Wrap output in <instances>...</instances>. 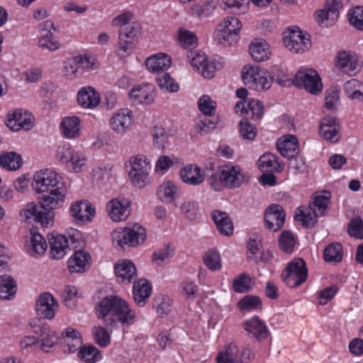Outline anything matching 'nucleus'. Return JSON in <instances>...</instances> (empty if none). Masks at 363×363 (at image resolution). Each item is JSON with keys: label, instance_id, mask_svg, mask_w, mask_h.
Wrapping results in <instances>:
<instances>
[{"label": "nucleus", "instance_id": "nucleus-1", "mask_svg": "<svg viewBox=\"0 0 363 363\" xmlns=\"http://www.w3.org/2000/svg\"><path fill=\"white\" fill-rule=\"evenodd\" d=\"M60 177L50 169H40L35 172L32 183L34 190L43 194L40 204L28 203L21 212L26 220L33 219L42 227L52 225L55 213L53 209L62 205L65 201L66 188L60 182Z\"/></svg>", "mask_w": 363, "mask_h": 363}, {"label": "nucleus", "instance_id": "nucleus-2", "mask_svg": "<svg viewBox=\"0 0 363 363\" xmlns=\"http://www.w3.org/2000/svg\"><path fill=\"white\" fill-rule=\"evenodd\" d=\"M96 316L107 328L130 325L135 323L136 314L126 301L116 295L106 296L95 306Z\"/></svg>", "mask_w": 363, "mask_h": 363}, {"label": "nucleus", "instance_id": "nucleus-3", "mask_svg": "<svg viewBox=\"0 0 363 363\" xmlns=\"http://www.w3.org/2000/svg\"><path fill=\"white\" fill-rule=\"evenodd\" d=\"M81 238V233L77 230H72L71 233H68V235L52 234L48 238L50 257L53 259L63 258L68 250L79 246Z\"/></svg>", "mask_w": 363, "mask_h": 363}, {"label": "nucleus", "instance_id": "nucleus-4", "mask_svg": "<svg viewBox=\"0 0 363 363\" xmlns=\"http://www.w3.org/2000/svg\"><path fill=\"white\" fill-rule=\"evenodd\" d=\"M130 169L128 172L131 184L139 189H143L150 182V173L151 164L144 155L132 156L129 159Z\"/></svg>", "mask_w": 363, "mask_h": 363}, {"label": "nucleus", "instance_id": "nucleus-5", "mask_svg": "<svg viewBox=\"0 0 363 363\" xmlns=\"http://www.w3.org/2000/svg\"><path fill=\"white\" fill-rule=\"evenodd\" d=\"M242 77L245 85L257 91L268 89L272 84L269 73L259 66L244 67Z\"/></svg>", "mask_w": 363, "mask_h": 363}, {"label": "nucleus", "instance_id": "nucleus-6", "mask_svg": "<svg viewBox=\"0 0 363 363\" xmlns=\"http://www.w3.org/2000/svg\"><path fill=\"white\" fill-rule=\"evenodd\" d=\"M146 237L145 228L138 223L130 225L122 230L115 231L113 233V242L121 247L125 245L136 247L143 243Z\"/></svg>", "mask_w": 363, "mask_h": 363}, {"label": "nucleus", "instance_id": "nucleus-7", "mask_svg": "<svg viewBox=\"0 0 363 363\" xmlns=\"http://www.w3.org/2000/svg\"><path fill=\"white\" fill-rule=\"evenodd\" d=\"M140 28V24L137 22H132L120 28L117 49L119 56L124 57L133 52Z\"/></svg>", "mask_w": 363, "mask_h": 363}, {"label": "nucleus", "instance_id": "nucleus-8", "mask_svg": "<svg viewBox=\"0 0 363 363\" xmlns=\"http://www.w3.org/2000/svg\"><path fill=\"white\" fill-rule=\"evenodd\" d=\"M308 269L306 262L301 258H296L288 263L281 274L283 281L288 286L296 288L306 281Z\"/></svg>", "mask_w": 363, "mask_h": 363}, {"label": "nucleus", "instance_id": "nucleus-9", "mask_svg": "<svg viewBox=\"0 0 363 363\" xmlns=\"http://www.w3.org/2000/svg\"><path fill=\"white\" fill-rule=\"evenodd\" d=\"M241 28L242 23L238 18L228 16L218 25L215 32L216 40L219 44L230 45L236 40Z\"/></svg>", "mask_w": 363, "mask_h": 363}, {"label": "nucleus", "instance_id": "nucleus-10", "mask_svg": "<svg viewBox=\"0 0 363 363\" xmlns=\"http://www.w3.org/2000/svg\"><path fill=\"white\" fill-rule=\"evenodd\" d=\"M283 43L287 49L294 53H302L311 45L309 35L304 34L298 27L289 28L284 32Z\"/></svg>", "mask_w": 363, "mask_h": 363}, {"label": "nucleus", "instance_id": "nucleus-11", "mask_svg": "<svg viewBox=\"0 0 363 363\" xmlns=\"http://www.w3.org/2000/svg\"><path fill=\"white\" fill-rule=\"evenodd\" d=\"M57 157L62 162L69 164L74 172H81L87 162V158L83 152L65 145L57 148Z\"/></svg>", "mask_w": 363, "mask_h": 363}, {"label": "nucleus", "instance_id": "nucleus-12", "mask_svg": "<svg viewBox=\"0 0 363 363\" xmlns=\"http://www.w3.org/2000/svg\"><path fill=\"white\" fill-rule=\"evenodd\" d=\"M294 82L297 87L304 88L313 94H319L323 89L320 76L315 70L312 69L298 71L295 75Z\"/></svg>", "mask_w": 363, "mask_h": 363}, {"label": "nucleus", "instance_id": "nucleus-13", "mask_svg": "<svg viewBox=\"0 0 363 363\" xmlns=\"http://www.w3.org/2000/svg\"><path fill=\"white\" fill-rule=\"evenodd\" d=\"M252 352L248 347L240 350L238 345L230 343L218 353L217 363H249Z\"/></svg>", "mask_w": 363, "mask_h": 363}, {"label": "nucleus", "instance_id": "nucleus-14", "mask_svg": "<svg viewBox=\"0 0 363 363\" xmlns=\"http://www.w3.org/2000/svg\"><path fill=\"white\" fill-rule=\"evenodd\" d=\"M187 57L192 67H195L204 78L213 77L216 70V64L213 62H209L204 53L189 50L187 52Z\"/></svg>", "mask_w": 363, "mask_h": 363}, {"label": "nucleus", "instance_id": "nucleus-15", "mask_svg": "<svg viewBox=\"0 0 363 363\" xmlns=\"http://www.w3.org/2000/svg\"><path fill=\"white\" fill-rule=\"evenodd\" d=\"M130 201L125 198L111 200L106 204L108 216L114 222L126 220L130 214Z\"/></svg>", "mask_w": 363, "mask_h": 363}, {"label": "nucleus", "instance_id": "nucleus-16", "mask_svg": "<svg viewBox=\"0 0 363 363\" xmlns=\"http://www.w3.org/2000/svg\"><path fill=\"white\" fill-rule=\"evenodd\" d=\"M6 125L13 131L30 130L33 124V116L21 109L11 111L7 114Z\"/></svg>", "mask_w": 363, "mask_h": 363}, {"label": "nucleus", "instance_id": "nucleus-17", "mask_svg": "<svg viewBox=\"0 0 363 363\" xmlns=\"http://www.w3.org/2000/svg\"><path fill=\"white\" fill-rule=\"evenodd\" d=\"M52 30H55L54 23L46 21L40 25V35L38 45L43 50L54 52L61 47L60 43L53 37Z\"/></svg>", "mask_w": 363, "mask_h": 363}, {"label": "nucleus", "instance_id": "nucleus-18", "mask_svg": "<svg viewBox=\"0 0 363 363\" xmlns=\"http://www.w3.org/2000/svg\"><path fill=\"white\" fill-rule=\"evenodd\" d=\"M218 172L224 185L230 189L239 187L245 181V177L238 165L225 164L220 167Z\"/></svg>", "mask_w": 363, "mask_h": 363}, {"label": "nucleus", "instance_id": "nucleus-19", "mask_svg": "<svg viewBox=\"0 0 363 363\" xmlns=\"http://www.w3.org/2000/svg\"><path fill=\"white\" fill-rule=\"evenodd\" d=\"M133 121L132 111L128 108L114 112L109 120L111 129L116 134L123 135L130 127Z\"/></svg>", "mask_w": 363, "mask_h": 363}, {"label": "nucleus", "instance_id": "nucleus-20", "mask_svg": "<svg viewBox=\"0 0 363 363\" xmlns=\"http://www.w3.org/2000/svg\"><path fill=\"white\" fill-rule=\"evenodd\" d=\"M59 305L57 300L50 293H43L38 298L35 303L37 313L42 318L51 320L57 311Z\"/></svg>", "mask_w": 363, "mask_h": 363}, {"label": "nucleus", "instance_id": "nucleus-21", "mask_svg": "<svg viewBox=\"0 0 363 363\" xmlns=\"http://www.w3.org/2000/svg\"><path fill=\"white\" fill-rule=\"evenodd\" d=\"M69 213L76 223L89 222L95 214V209L86 200L77 201L69 208Z\"/></svg>", "mask_w": 363, "mask_h": 363}, {"label": "nucleus", "instance_id": "nucleus-22", "mask_svg": "<svg viewBox=\"0 0 363 363\" xmlns=\"http://www.w3.org/2000/svg\"><path fill=\"white\" fill-rule=\"evenodd\" d=\"M285 218L286 213L280 205H270L267 208L264 215L266 228L274 232L279 230L283 227Z\"/></svg>", "mask_w": 363, "mask_h": 363}, {"label": "nucleus", "instance_id": "nucleus-23", "mask_svg": "<svg viewBox=\"0 0 363 363\" xmlns=\"http://www.w3.org/2000/svg\"><path fill=\"white\" fill-rule=\"evenodd\" d=\"M335 66L348 75H354L359 69L356 55L350 51L339 52L336 56Z\"/></svg>", "mask_w": 363, "mask_h": 363}, {"label": "nucleus", "instance_id": "nucleus-24", "mask_svg": "<svg viewBox=\"0 0 363 363\" xmlns=\"http://www.w3.org/2000/svg\"><path fill=\"white\" fill-rule=\"evenodd\" d=\"M243 328L249 336L259 342L267 339L269 335L267 325L257 316L245 320L243 323Z\"/></svg>", "mask_w": 363, "mask_h": 363}, {"label": "nucleus", "instance_id": "nucleus-25", "mask_svg": "<svg viewBox=\"0 0 363 363\" xmlns=\"http://www.w3.org/2000/svg\"><path fill=\"white\" fill-rule=\"evenodd\" d=\"M91 256L84 250H77L67 261V266L70 272L82 273L86 271L91 265Z\"/></svg>", "mask_w": 363, "mask_h": 363}, {"label": "nucleus", "instance_id": "nucleus-26", "mask_svg": "<svg viewBox=\"0 0 363 363\" xmlns=\"http://www.w3.org/2000/svg\"><path fill=\"white\" fill-rule=\"evenodd\" d=\"M277 148L284 157L294 156L299 150L298 140L294 135H284L277 140Z\"/></svg>", "mask_w": 363, "mask_h": 363}, {"label": "nucleus", "instance_id": "nucleus-27", "mask_svg": "<svg viewBox=\"0 0 363 363\" xmlns=\"http://www.w3.org/2000/svg\"><path fill=\"white\" fill-rule=\"evenodd\" d=\"M101 101L99 94L91 86L81 88L77 93L78 104L84 108H94Z\"/></svg>", "mask_w": 363, "mask_h": 363}, {"label": "nucleus", "instance_id": "nucleus-28", "mask_svg": "<svg viewBox=\"0 0 363 363\" xmlns=\"http://www.w3.org/2000/svg\"><path fill=\"white\" fill-rule=\"evenodd\" d=\"M82 128L80 119L74 116L64 118L60 123L61 133L63 137L74 139L80 135Z\"/></svg>", "mask_w": 363, "mask_h": 363}, {"label": "nucleus", "instance_id": "nucleus-29", "mask_svg": "<svg viewBox=\"0 0 363 363\" xmlns=\"http://www.w3.org/2000/svg\"><path fill=\"white\" fill-rule=\"evenodd\" d=\"M342 0H326L324 9L315 14V19L321 23L324 20L334 21L338 18L339 10L342 8Z\"/></svg>", "mask_w": 363, "mask_h": 363}, {"label": "nucleus", "instance_id": "nucleus-30", "mask_svg": "<svg viewBox=\"0 0 363 363\" xmlns=\"http://www.w3.org/2000/svg\"><path fill=\"white\" fill-rule=\"evenodd\" d=\"M339 130V124L335 118L327 116L321 120L320 134L326 140L336 142L338 140Z\"/></svg>", "mask_w": 363, "mask_h": 363}, {"label": "nucleus", "instance_id": "nucleus-31", "mask_svg": "<svg viewBox=\"0 0 363 363\" xmlns=\"http://www.w3.org/2000/svg\"><path fill=\"white\" fill-rule=\"evenodd\" d=\"M179 174L182 182L189 185L197 186L204 181V175L197 165L188 164L184 167Z\"/></svg>", "mask_w": 363, "mask_h": 363}, {"label": "nucleus", "instance_id": "nucleus-32", "mask_svg": "<svg viewBox=\"0 0 363 363\" xmlns=\"http://www.w3.org/2000/svg\"><path fill=\"white\" fill-rule=\"evenodd\" d=\"M129 96L135 102L150 104L154 100V86L151 84H143L133 88Z\"/></svg>", "mask_w": 363, "mask_h": 363}, {"label": "nucleus", "instance_id": "nucleus-33", "mask_svg": "<svg viewBox=\"0 0 363 363\" xmlns=\"http://www.w3.org/2000/svg\"><path fill=\"white\" fill-rule=\"evenodd\" d=\"M171 57L164 53L160 52L147 58L145 66L152 72H157L168 69L171 67Z\"/></svg>", "mask_w": 363, "mask_h": 363}, {"label": "nucleus", "instance_id": "nucleus-34", "mask_svg": "<svg viewBox=\"0 0 363 363\" xmlns=\"http://www.w3.org/2000/svg\"><path fill=\"white\" fill-rule=\"evenodd\" d=\"M211 217L219 233L225 236H230L233 233V224L226 212L222 211H213Z\"/></svg>", "mask_w": 363, "mask_h": 363}, {"label": "nucleus", "instance_id": "nucleus-35", "mask_svg": "<svg viewBox=\"0 0 363 363\" xmlns=\"http://www.w3.org/2000/svg\"><path fill=\"white\" fill-rule=\"evenodd\" d=\"M115 274L119 281L130 283L136 277V268L130 260H123L115 265Z\"/></svg>", "mask_w": 363, "mask_h": 363}, {"label": "nucleus", "instance_id": "nucleus-36", "mask_svg": "<svg viewBox=\"0 0 363 363\" xmlns=\"http://www.w3.org/2000/svg\"><path fill=\"white\" fill-rule=\"evenodd\" d=\"M47 247L46 240L41 234L30 233V238L26 243V250L30 255L33 257L41 255L44 254Z\"/></svg>", "mask_w": 363, "mask_h": 363}, {"label": "nucleus", "instance_id": "nucleus-37", "mask_svg": "<svg viewBox=\"0 0 363 363\" xmlns=\"http://www.w3.org/2000/svg\"><path fill=\"white\" fill-rule=\"evenodd\" d=\"M252 58L257 62H263L269 59L271 56L270 46L262 39L255 40L249 48Z\"/></svg>", "mask_w": 363, "mask_h": 363}, {"label": "nucleus", "instance_id": "nucleus-38", "mask_svg": "<svg viewBox=\"0 0 363 363\" xmlns=\"http://www.w3.org/2000/svg\"><path fill=\"white\" fill-rule=\"evenodd\" d=\"M259 169L265 172H281L284 169V164L277 160V157L272 153L263 154L257 162Z\"/></svg>", "mask_w": 363, "mask_h": 363}, {"label": "nucleus", "instance_id": "nucleus-39", "mask_svg": "<svg viewBox=\"0 0 363 363\" xmlns=\"http://www.w3.org/2000/svg\"><path fill=\"white\" fill-rule=\"evenodd\" d=\"M151 286L146 279H139L134 284L133 294L134 301L139 306H143L151 293Z\"/></svg>", "mask_w": 363, "mask_h": 363}, {"label": "nucleus", "instance_id": "nucleus-40", "mask_svg": "<svg viewBox=\"0 0 363 363\" xmlns=\"http://www.w3.org/2000/svg\"><path fill=\"white\" fill-rule=\"evenodd\" d=\"M17 291V286L14 279L9 275L4 274L0 277V298L10 300L13 298Z\"/></svg>", "mask_w": 363, "mask_h": 363}, {"label": "nucleus", "instance_id": "nucleus-41", "mask_svg": "<svg viewBox=\"0 0 363 363\" xmlns=\"http://www.w3.org/2000/svg\"><path fill=\"white\" fill-rule=\"evenodd\" d=\"M23 160L21 155L15 152H4L0 155V165L8 171H16L21 167Z\"/></svg>", "mask_w": 363, "mask_h": 363}, {"label": "nucleus", "instance_id": "nucleus-42", "mask_svg": "<svg viewBox=\"0 0 363 363\" xmlns=\"http://www.w3.org/2000/svg\"><path fill=\"white\" fill-rule=\"evenodd\" d=\"M331 194L330 191H323L315 196L313 204L310 208L313 210L315 216H322L328 208Z\"/></svg>", "mask_w": 363, "mask_h": 363}, {"label": "nucleus", "instance_id": "nucleus-43", "mask_svg": "<svg viewBox=\"0 0 363 363\" xmlns=\"http://www.w3.org/2000/svg\"><path fill=\"white\" fill-rule=\"evenodd\" d=\"M342 246L339 242H333L328 245L323 252L324 260L328 263H339L342 261Z\"/></svg>", "mask_w": 363, "mask_h": 363}, {"label": "nucleus", "instance_id": "nucleus-44", "mask_svg": "<svg viewBox=\"0 0 363 363\" xmlns=\"http://www.w3.org/2000/svg\"><path fill=\"white\" fill-rule=\"evenodd\" d=\"M40 348L45 352L50 351L58 342V336L54 330L48 328L41 329Z\"/></svg>", "mask_w": 363, "mask_h": 363}, {"label": "nucleus", "instance_id": "nucleus-45", "mask_svg": "<svg viewBox=\"0 0 363 363\" xmlns=\"http://www.w3.org/2000/svg\"><path fill=\"white\" fill-rule=\"evenodd\" d=\"M177 189V186L174 182L166 181L158 187L157 193L164 201L172 203L174 201Z\"/></svg>", "mask_w": 363, "mask_h": 363}, {"label": "nucleus", "instance_id": "nucleus-46", "mask_svg": "<svg viewBox=\"0 0 363 363\" xmlns=\"http://www.w3.org/2000/svg\"><path fill=\"white\" fill-rule=\"evenodd\" d=\"M237 306L240 311L250 312L260 310L262 308V301L258 296L247 295L242 298Z\"/></svg>", "mask_w": 363, "mask_h": 363}, {"label": "nucleus", "instance_id": "nucleus-47", "mask_svg": "<svg viewBox=\"0 0 363 363\" xmlns=\"http://www.w3.org/2000/svg\"><path fill=\"white\" fill-rule=\"evenodd\" d=\"M344 91L350 99H363V84L357 79L347 81L344 85Z\"/></svg>", "mask_w": 363, "mask_h": 363}, {"label": "nucleus", "instance_id": "nucleus-48", "mask_svg": "<svg viewBox=\"0 0 363 363\" xmlns=\"http://www.w3.org/2000/svg\"><path fill=\"white\" fill-rule=\"evenodd\" d=\"M79 358L85 363H95L101 355L99 350L92 345L84 346L78 353Z\"/></svg>", "mask_w": 363, "mask_h": 363}, {"label": "nucleus", "instance_id": "nucleus-49", "mask_svg": "<svg viewBox=\"0 0 363 363\" xmlns=\"http://www.w3.org/2000/svg\"><path fill=\"white\" fill-rule=\"evenodd\" d=\"M203 260L210 270L216 271L221 268L220 254L214 249L207 250L203 257Z\"/></svg>", "mask_w": 363, "mask_h": 363}, {"label": "nucleus", "instance_id": "nucleus-50", "mask_svg": "<svg viewBox=\"0 0 363 363\" xmlns=\"http://www.w3.org/2000/svg\"><path fill=\"white\" fill-rule=\"evenodd\" d=\"M177 38L182 46L185 48L194 46L197 43V37L196 34L184 28H180L179 29Z\"/></svg>", "mask_w": 363, "mask_h": 363}, {"label": "nucleus", "instance_id": "nucleus-51", "mask_svg": "<svg viewBox=\"0 0 363 363\" xmlns=\"http://www.w3.org/2000/svg\"><path fill=\"white\" fill-rule=\"evenodd\" d=\"M315 214H312L309 210H303L301 208H298L296 213L295 219L301 222V224L307 228L312 227L316 223V218Z\"/></svg>", "mask_w": 363, "mask_h": 363}, {"label": "nucleus", "instance_id": "nucleus-52", "mask_svg": "<svg viewBox=\"0 0 363 363\" xmlns=\"http://www.w3.org/2000/svg\"><path fill=\"white\" fill-rule=\"evenodd\" d=\"M199 110L206 116L214 114L216 108V102L208 95L202 96L198 101Z\"/></svg>", "mask_w": 363, "mask_h": 363}, {"label": "nucleus", "instance_id": "nucleus-53", "mask_svg": "<svg viewBox=\"0 0 363 363\" xmlns=\"http://www.w3.org/2000/svg\"><path fill=\"white\" fill-rule=\"evenodd\" d=\"M173 301L167 296H158L154 301L157 313L160 315H167L171 311Z\"/></svg>", "mask_w": 363, "mask_h": 363}, {"label": "nucleus", "instance_id": "nucleus-54", "mask_svg": "<svg viewBox=\"0 0 363 363\" xmlns=\"http://www.w3.org/2000/svg\"><path fill=\"white\" fill-rule=\"evenodd\" d=\"M156 82L162 89L169 92H176L179 90V85L174 82V79L168 73L158 76L156 79Z\"/></svg>", "mask_w": 363, "mask_h": 363}, {"label": "nucleus", "instance_id": "nucleus-55", "mask_svg": "<svg viewBox=\"0 0 363 363\" xmlns=\"http://www.w3.org/2000/svg\"><path fill=\"white\" fill-rule=\"evenodd\" d=\"M240 133L244 139L253 140L257 135V130L249 121L242 119L240 122Z\"/></svg>", "mask_w": 363, "mask_h": 363}, {"label": "nucleus", "instance_id": "nucleus-56", "mask_svg": "<svg viewBox=\"0 0 363 363\" xmlns=\"http://www.w3.org/2000/svg\"><path fill=\"white\" fill-rule=\"evenodd\" d=\"M77 65L83 70H93L97 67V61L94 55L85 54L76 57Z\"/></svg>", "mask_w": 363, "mask_h": 363}, {"label": "nucleus", "instance_id": "nucleus-57", "mask_svg": "<svg viewBox=\"0 0 363 363\" xmlns=\"http://www.w3.org/2000/svg\"><path fill=\"white\" fill-rule=\"evenodd\" d=\"M215 8V5L211 1H207L202 5L196 4L191 8V15L199 18H206L214 11Z\"/></svg>", "mask_w": 363, "mask_h": 363}, {"label": "nucleus", "instance_id": "nucleus-58", "mask_svg": "<svg viewBox=\"0 0 363 363\" xmlns=\"http://www.w3.org/2000/svg\"><path fill=\"white\" fill-rule=\"evenodd\" d=\"M347 233L351 237L363 239V220L359 217L352 218L347 227Z\"/></svg>", "mask_w": 363, "mask_h": 363}, {"label": "nucleus", "instance_id": "nucleus-59", "mask_svg": "<svg viewBox=\"0 0 363 363\" xmlns=\"http://www.w3.org/2000/svg\"><path fill=\"white\" fill-rule=\"evenodd\" d=\"M279 244L281 250L291 253L295 245V238L291 232L284 231L279 238Z\"/></svg>", "mask_w": 363, "mask_h": 363}, {"label": "nucleus", "instance_id": "nucleus-60", "mask_svg": "<svg viewBox=\"0 0 363 363\" xmlns=\"http://www.w3.org/2000/svg\"><path fill=\"white\" fill-rule=\"evenodd\" d=\"M350 23L359 30H363V6H356L348 12Z\"/></svg>", "mask_w": 363, "mask_h": 363}, {"label": "nucleus", "instance_id": "nucleus-61", "mask_svg": "<svg viewBox=\"0 0 363 363\" xmlns=\"http://www.w3.org/2000/svg\"><path fill=\"white\" fill-rule=\"evenodd\" d=\"M93 335L95 342L101 347H106L110 343V335L106 329L101 326L94 327Z\"/></svg>", "mask_w": 363, "mask_h": 363}, {"label": "nucleus", "instance_id": "nucleus-62", "mask_svg": "<svg viewBox=\"0 0 363 363\" xmlns=\"http://www.w3.org/2000/svg\"><path fill=\"white\" fill-rule=\"evenodd\" d=\"M153 143L159 149H163L168 140L165 130L161 126H155L152 131Z\"/></svg>", "mask_w": 363, "mask_h": 363}, {"label": "nucleus", "instance_id": "nucleus-63", "mask_svg": "<svg viewBox=\"0 0 363 363\" xmlns=\"http://www.w3.org/2000/svg\"><path fill=\"white\" fill-rule=\"evenodd\" d=\"M182 294L189 300H194L199 291L198 286L192 281L185 280L180 284Z\"/></svg>", "mask_w": 363, "mask_h": 363}, {"label": "nucleus", "instance_id": "nucleus-64", "mask_svg": "<svg viewBox=\"0 0 363 363\" xmlns=\"http://www.w3.org/2000/svg\"><path fill=\"white\" fill-rule=\"evenodd\" d=\"M77 295V289L75 286H66L62 292V301L68 308H72L74 306V299Z\"/></svg>", "mask_w": 363, "mask_h": 363}]
</instances>
